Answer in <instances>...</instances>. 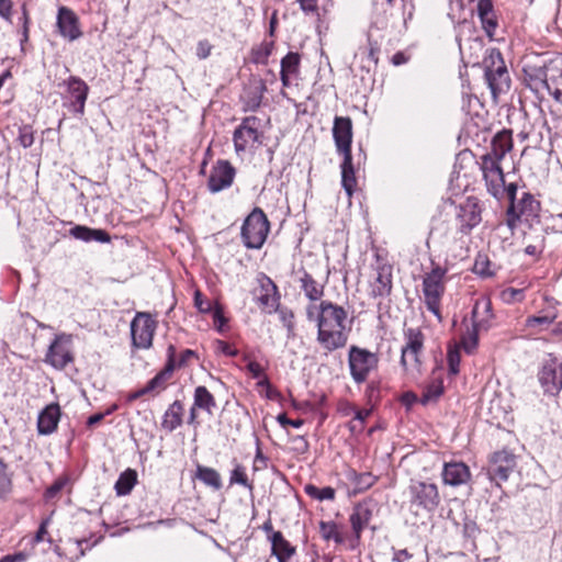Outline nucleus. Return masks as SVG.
<instances>
[{
  "mask_svg": "<svg viewBox=\"0 0 562 562\" xmlns=\"http://www.w3.org/2000/svg\"><path fill=\"white\" fill-rule=\"evenodd\" d=\"M306 317L316 324V341L326 352H333L347 345L350 322L344 306L323 300L318 304L307 305Z\"/></svg>",
  "mask_w": 562,
  "mask_h": 562,
  "instance_id": "f257e3e1",
  "label": "nucleus"
},
{
  "mask_svg": "<svg viewBox=\"0 0 562 562\" xmlns=\"http://www.w3.org/2000/svg\"><path fill=\"white\" fill-rule=\"evenodd\" d=\"M449 270L440 263L432 262V268L423 278V294L427 310L439 321L441 319L440 305L446 290V274Z\"/></svg>",
  "mask_w": 562,
  "mask_h": 562,
  "instance_id": "f03ea898",
  "label": "nucleus"
},
{
  "mask_svg": "<svg viewBox=\"0 0 562 562\" xmlns=\"http://www.w3.org/2000/svg\"><path fill=\"white\" fill-rule=\"evenodd\" d=\"M495 315L492 308V301L488 296L482 295L475 300L472 310V329L462 339L467 352H472L479 342V333L487 331L492 327Z\"/></svg>",
  "mask_w": 562,
  "mask_h": 562,
  "instance_id": "7ed1b4c3",
  "label": "nucleus"
},
{
  "mask_svg": "<svg viewBox=\"0 0 562 562\" xmlns=\"http://www.w3.org/2000/svg\"><path fill=\"white\" fill-rule=\"evenodd\" d=\"M483 67L487 86L496 98L501 93H505L509 89L510 78L504 58L496 48L487 50L483 59Z\"/></svg>",
  "mask_w": 562,
  "mask_h": 562,
  "instance_id": "20e7f679",
  "label": "nucleus"
},
{
  "mask_svg": "<svg viewBox=\"0 0 562 562\" xmlns=\"http://www.w3.org/2000/svg\"><path fill=\"white\" fill-rule=\"evenodd\" d=\"M409 508L416 515L432 514L440 504V494L435 483L413 480L408 486Z\"/></svg>",
  "mask_w": 562,
  "mask_h": 562,
  "instance_id": "39448f33",
  "label": "nucleus"
},
{
  "mask_svg": "<svg viewBox=\"0 0 562 562\" xmlns=\"http://www.w3.org/2000/svg\"><path fill=\"white\" fill-rule=\"evenodd\" d=\"M270 223L260 207H255L245 218L240 237L248 249H260L268 237Z\"/></svg>",
  "mask_w": 562,
  "mask_h": 562,
  "instance_id": "423d86ee",
  "label": "nucleus"
},
{
  "mask_svg": "<svg viewBox=\"0 0 562 562\" xmlns=\"http://www.w3.org/2000/svg\"><path fill=\"white\" fill-rule=\"evenodd\" d=\"M233 143L237 155L261 146L263 143L261 120L254 115L244 117L233 133Z\"/></svg>",
  "mask_w": 562,
  "mask_h": 562,
  "instance_id": "0eeeda50",
  "label": "nucleus"
},
{
  "mask_svg": "<svg viewBox=\"0 0 562 562\" xmlns=\"http://www.w3.org/2000/svg\"><path fill=\"white\" fill-rule=\"evenodd\" d=\"M350 375L355 383H364L379 366V356L368 349L351 346L348 353Z\"/></svg>",
  "mask_w": 562,
  "mask_h": 562,
  "instance_id": "6e6552de",
  "label": "nucleus"
},
{
  "mask_svg": "<svg viewBox=\"0 0 562 562\" xmlns=\"http://www.w3.org/2000/svg\"><path fill=\"white\" fill-rule=\"evenodd\" d=\"M482 205L477 198L468 196L456 205L454 220L456 232L463 236H470L471 232L482 222Z\"/></svg>",
  "mask_w": 562,
  "mask_h": 562,
  "instance_id": "1a4fd4ad",
  "label": "nucleus"
},
{
  "mask_svg": "<svg viewBox=\"0 0 562 562\" xmlns=\"http://www.w3.org/2000/svg\"><path fill=\"white\" fill-rule=\"evenodd\" d=\"M405 344L401 349V366L404 371H419L425 336L419 328L404 329Z\"/></svg>",
  "mask_w": 562,
  "mask_h": 562,
  "instance_id": "9d476101",
  "label": "nucleus"
},
{
  "mask_svg": "<svg viewBox=\"0 0 562 562\" xmlns=\"http://www.w3.org/2000/svg\"><path fill=\"white\" fill-rule=\"evenodd\" d=\"M501 162V159H496L486 153L481 156L479 162L487 192L498 201L504 198L505 193L504 171Z\"/></svg>",
  "mask_w": 562,
  "mask_h": 562,
  "instance_id": "9b49d317",
  "label": "nucleus"
},
{
  "mask_svg": "<svg viewBox=\"0 0 562 562\" xmlns=\"http://www.w3.org/2000/svg\"><path fill=\"white\" fill-rule=\"evenodd\" d=\"M470 236L457 234L456 231L450 232L441 241L443 261L440 265L448 270L456 267L458 262L469 257Z\"/></svg>",
  "mask_w": 562,
  "mask_h": 562,
  "instance_id": "f8f14e48",
  "label": "nucleus"
},
{
  "mask_svg": "<svg viewBox=\"0 0 562 562\" xmlns=\"http://www.w3.org/2000/svg\"><path fill=\"white\" fill-rule=\"evenodd\" d=\"M157 328L150 314L138 312L131 322L132 345L137 349H149Z\"/></svg>",
  "mask_w": 562,
  "mask_h": 562,
  "instance_id": "ddd939ff",
  "label": "nucleus"
},
{
  "mask_svg": "<svg viewBox=\"0 0 562 562\" xmlns=\"http://www.w3.org/2000/svg\"><path fill=\"white\" fill-rule=\"evenodd\" d=\"M71 344L70 335L64 333L56 335L45 355V363L56 370L65 369L69 363L74 362Z\"/></svg>",
  "mask_w": 562,
  "mask_h": 562,
  "instance_id": "4468645a",
  "label": "nucleus"
},
{
  "mask_svg": "<svg viewBox=\"0 0 562 562\" xmlns=\"http://www.w3.org/2000/svg\"><path fill=\"white\" fill-rule=\"evenodd\" d=\"M540 203L529 193H522V196L515 203H510L506 211V224L514 232L519 222L524 218L529 221L538 215Z\"/></svg>",
  "mask_w": 562,
  "mask_h": 562,
  "instance_id": "2eb2a0df",
  "label": "nucleus"
},
{
  "mask_svg": "<svg viewBox=\"0 0 562 562\" xmlns=\"http://www.w3.org/2000/svg\"><path fill=\"white\" fill-rule=\"evenodd\" d=\"M538 379L544 393L559 394L562 390V359L549 355L542 362Z\"/></svg>",
  "mask_w": 562,
  "mask_h": 562,
  "instance_id": "dca6fc26",
  "label": "nucleus"
},
{
  "mask_svg": "<svg viewBox=\"0 0 562 562\" xmlns=\"http://www.w3.org/2000/svg\"><path fill=\"white\" fill-rule=\"evenodd\" d=\"M258 288L254 291L260 308L268 314L274 313L280 305V293L276 283L265 273L257 277Z\"/></svg>",
  "mask_w": 562,
  "mask_h": 562,
  "instance_id": "f3484780",
  "label": "nucleus"
},
{
  "mask_svg": "<svg viewBox=\"0 0 562 562\" xmlns=\"http://www.w3.org/2000/svg\"><path fill=\"white\" fill-rule=\"evenodd\" d=\"M69 103L66 104L68 110L77 116L85 114L86 102L89 94V86L77 76H70L64 80Z\"/></svg>",
  "mask_w": 562,
  "mask_h": 562,
  "instance_id": "a211bd4d",
  "label": "nucleus"
},
{
  "mask_svg": "<svg viewBox=\"0 0 562 562\" xmlns=\"http://www.w3.org/2000/svg\"><path fill=\"white\" fill-rule=\"evenodd\" d=\"M374 279L370 283L371 295L373 297H385L392 291V271L393 267L379 254L375 255L373 265Z\"/></svg>",
  "mask_w": 562,
  "mask_h": 562,
  "instance_id": "6ab92c4d",
  "label": "nucleus"
},
{
  "mask_svg": "<svg viewBox=\"0 0 562 562\" xmlns=\"http://www.w3.org/2000/svg\"><path fill=\"white\" fill-rule=\"evenodd\" d=\"M56 27L58 34L68 42H75L83 35L78 15L65 5L58 8Z\"/></svg>",
  "mask_w": 562,
  "mask_h": 562,
  "instance_id": "aec40b11",
  "label": "nucleus"
},
{
  "mask_svg": "<svg viewBox=\"0 0 562 562\" xmlns=\"http://www.w3.org/2000/svg\"><path fill=\"white\" fill-rule=\"evenodd\" d=\"M236 169L227 160H217L210 170L207 189L212 193L228 189L235 179Z\"/></svg>",
  "mask_w": 562,
  "mask_h": 562,
  "instance_id": "412c9836",
  "label": "nucleus"
},
{
  "mask_svg": "<svg viewBox=\"0 0 562 562\" xmlns=\"http://www.w3.org/2000/svg\"><path fill=\"white\" fill-rule=\"evenodd\" d=\"M516 467L515 456L506 450L497 451L492 456L488 475L497 485L508 480Z\"/></svg>",
  "mask_w": 562,
  "mask_h": 562,
  "instance_id": "4be33fe9",
  "label": "nucleus"
},
{
  "mask_svg": "<svg viewBox=\"0 0 562 562\" xmlns=\"http://www.w3.org/2000/svg\"><path fill=\"white\" fill-rule=\"evenodd\" d=\"M333 137L338 154H351L352 121L349 116L335 117Z\"/></svg>",
  "mask_w": 562,
  "mask_h": 562,
  "instance_id": "5701e85b",
  "label": "nucleus"
},
{
  "mask_svg": "<svg viewBox=\"0 0 562 562\" xmlns=\"http://www.w3.org/2000/svg\"><path fill=\"white\" fill-rule=\"evenodd\" d=\"M546 89L557 101L562 103V63L551 64L543 72V78L536 85Z\"/></svg>",
  "mask_w": 562,
  "mask_h": 562,
  "instance_id": "b1692460",
  "label": "nucleus"
},
{
  "mask_svg": "<svg viewBox=\"0 0 562 562\" xmlns=\"http://www.w3.org/2000/svg\"><path fill=\"white\" fill-rule=\"evenodd\" d=\"M176 369V347L170 345L167 349V362L162 370H160L153 379L146 383V389L149 393H159L167 386L168 380L171 378Z\"/></svg>",
  "mask_w": 562,
  "mask_h": 562,
  "instance_id": "393cba45",
  "label": "nucleus"
},
{
  "mask_svg": "<svg viewBox=\"0 0 562 562\" xmlns=\"http://www.w3.org/2000/svg\"><path fill=\"white\" fill-rule=\"evenodd\" d=\"M372 516L373 505L371 502L363 501L355 505L349 521L357 541L360 540L361 533L368 527Z\"/></svg>",
  "mask_w": 562,
  "mask_h": 562,
  "instance_id": "a878e982",
  "label": "nucleus"
},
{
  "mask_svg": "<svg viewBox=\"0 0 562 562\" xmlns=\"http://www.w3.org/2000/svg\"><path fill=\"white\" fill-rule=\"evenodd\" d=\"M471 479L469 467L459 461L447 462L442 469L443 483L450 486L467 484Z\"/></svg>",
  "mask_w": 562,
  "mask_h": 562,
  "instance_id": "bb28decb",
  "label": "nucleus"
},
{
  "mask_svg": "<svg viewBox=\"0 0 562 562\" xmlns=\"http://www.w3.org/2000/svg\"><path fill=\"white\" fill-rule=\"evenodd\" d=\"M60 419V408L58 404L47 405L38 415L37 430L41 435L53 434L58 426Z\"/></svg>",
  "mask_w": 562,
  "mask_h": 562,
  "instance_id": "cd10ccee",
  "label": "nucleus"
},
{
  "mask_svg": "<svg viewBox=\"0 0 562 562\" xmlns=\"http://www.w3.org/2000/svg\"><path fill=\"white\" fill-rule=\"evenodd\" d=\"M476 11L483 30L490 38H493L498 23L492 0H477Z\"/></svg>",
  "mask_w": 562,
  "mask_h": 562,
  "instance_id": "c85d7f7f",
  "label": "nucleus"
},
{
  "mask_svg": "<svg viewBox=\"0 0 562 562\" xmlns=\"http://www.w3.org/2000/svg\"><path fill=\"white\" fill-rule=\"evenodd\" d=\"M269 541L271 542V554L277 558L278 562H289L296 552V548L284 538L281 531L269 536Z\"/></svg>",
  "mask_w": 562,
  "mask_h": 562,
  "instance_id": "c756f323",
  "label": "nucleus"
},
{
  "mask_svg": "<svg viewBox=\"0 0 562 562\" xmlns=\"http://www.w3.org/2000/svg\"><path fill=\"white\" fill-rule=\"evenodd\" d=\"M513 149L512 131L503 130L495 134L491 143V149L486 154L503 160L507 153Z\"/></svg>",
  "mask_w": 562,
  "mask_h": 562,
  "instance_id": "7c9ffc66",
  "label": "nucleus"
},
{
  "mask_svg": "<svg viewBox=\"0 0 562 562\" xmlns=\"http://www.w3.org/2000/svg\"><path fill=\"white\" fill-rule=\"evenodd\" d=\"M69 234L79 240L82 241H98V243H109L111 237L109 233L104 229L90 228L82 225H76L70 231Z\"/></svg>",
  "mask_w": 562,
  "mask_h": 562,
  "instance_id": "2f4dec72",
  "label": "nucleus"
},
{
  "mask_svg": "<svg viewBox=\"0 0 562 562\" xmlns=\"http://www.w3.org/2000/svg\"><path fill=\"white\" fill-rule=\"evenodd\" d=\"M184 406L180 401H175L169 405L162 416L161 427L171 432L182 425Z\"/></svg>",
  "mask_w": 562,
  "mask_h": 562,
  "instance_id": "473e14b6",
  "label": "nucleus"
},
{
  "mask_svg": "<svg viewBox=\"0 0 562 562\" xmlns=\"http://www.w3.org/2000/svg\"><path fill=\"white\" fill-rule=\"evenodd\" d=\"M342 156L341 169V186L349 198L352 196L357 186L355 168L352 164V155L346 154Z\"/></svg>",
  "mask_w": 562,
  "mask_h": 562,
  "instance_id": "72a5a7b5",
  "label": "nucleus"
},
{
  "mask_svg": "<svg viewBox=\"0 0 562 562\" xmlns=\"http://www.w3.org/2000/svg\"><path fill=\"white\" fill-rule=\"evenodd\" d=\"M300 284L301 290L310 301H322L321 299L324 295V285L317 282L307 271H303L300 277Z\"/></svg>",
  "mask_w": 562,
  "mask_h": 562,
  "instance_id": "f704fd0d",
  "label": "nucleus"
},
{
  "mask_svg": "<svg viewBox=\"0 0 562 562\" xmlns=\"http://www.w3.org/2000/svg\"><path fill=\"white\" fill-rule=\"evenodd\" d=\"M194 408L206 412L212 415L216 408V401L213 394L203 385H199L194 390L193 394Z\"/></svg>",
  "mask_w": 562,
  "mask_h": 562,
  "instance_id": "c9c22d12",
  "label": "nucleus"
},
{
  "mask_svg": "<svg viewBox=\"0 0 562 562\" xmlns=\"http://www.w3.org/2000/svg\"><path fill=\"white\" fill-rule=\"evenodd\" d=\"M443 391H445V386H443L442 378L441 376H432L430 379V381L426 384L423 395L419 401L423 405H427L429 403H435L443 394Z\"/></svg>",
  "mask_w": 562,
  "mask_h": 562,
  "instance_id": "e433bc0d",
  "label": "nucleus"
},
{
  "mask_svg": "<svg viewBox=\"0 0 562 562\" xmlns=\"http://www.w3.org/2000/svg\"><path fill=\"white\" fill-rule=\"evenodd\" d=\"M137 482V473L135 470L127 469L122 472L115 482L114 488L119 496H124L131 493Z\"/></svg>",
  "mask_w": 562,
  "mask_h": 562,
  "instance_id": "4c0bfd02",
  "label": "nucleus"
},
{
  "mask_svg": "<svg viewBox=\"0 0 562 562\" xmlns=\"http://www.w3.org/2000/svg\"><path fill=\"white\" fill-rule=\"evenodd\" d=\"M274 48L273 41H262L259 45L254 46L250 52V59L257 65H267Z\"/></svg>",
  "mask_w": 562,
  "mask_h": 562,
  "instance_id": "58836bf2",
  "label": "nucleus"
},
{
  "mask_svg": "<svg viewBox=\"0 0 562 562\" xmlns=\"http://www.w3.org/2000/svg\"><path fill=\"white\" fill-rule=\"evenodd\" d=\"M195 476L201 482H203L205 485L211 486L212 488H214L216 491L222 487L221 475L213 468L198 465Z\"/></svg>",
  "mask_w": 562,
  "mask_h": 562,
  "instance_id": "ea45409f",
  "label": "nucleus"
},
{
  "mask_svg": "<svg viewBox=\"0 0 562 562\" xmlns=\"http://www.w3.org/2000/svg\"><path fill=\"white\" fill-rule=\"evenodd\" d=\"M13 473L9 471L8 464L0 458V499L9 498L13 491Z\"/></svg>",
  "mask_w": 562,
  "mask_h": 562,
  "instance_id": "a19ab883",
  "label": "nucleus"
},
{
  "mask_svg": "<svg viewBox=\"0 0 562 562\" xmlns=\"http://www.w3.org/2000/svg\"><path fill=\"white\" fill-rule=\"evenodd\" d=\"M304 492L307 496L311 498L317 499V501H334L336 492L330 486L325 487H317L313 484H306L304 486Z\"/></svg>",
  "mask_w": 562,
  "mask_h": 562,
  "instance_id": "79ce46f5",
  "label": "nucleus"
},
{
  "mask_svg": "<svg viewBox=\"0 0 562 562\" xmlns=\"http://www.w3.org/2000/svg\"><path fill=\"white\" fill-rule=\"evenodd\" d=\"M300 64H301V56L299 53L289 52L282 59H281V70L282 72L296 76L300 72Z\"/></svg>",
  "mask_w": 562,
  "mask_h": 562,
  "instance_id": "37998d69",
  "label": "nucleus"
},
{
  "mask_svg": "<svg viewBox=\"0 0 562 562\" xmlns=\"http://www.w3.org/2000/svg\"><path fill=\"white\" fill-rule=\"evenodd\" d=\"M319 532L323 539L334 540L336 543H342L344 538L338 530V526L335 521H321Z\"/></svg>",
  "mask_w": 562,
  "mask_h": 562,
  "instance_id": "c03bdc74",
  "label": "nucleus"
},
{
  "mask_svg": "<svg viewBox=\"0 0 562 562\" xmlns=\"http://www.w3.org/2000/svg\"><path fill=\"white\" fill-rule=\"evenodd\" d=\"M349 477L355 483L357 490L360 492L370 488L372 485L375 484L378 480L376 476H374L370 472L357 473L353 471Z\"/></svg>",
  "mask_w": 562,
  "mask_h": 562,
  "instance_id": "a18cd8bd",
  "label": "nucleus"
},
{
  "mask_svg": "<svg viewBox=\"0 0 562 562\" xmlns=\"http://www.w3.org/2000/svg\"><path fill=\"white\" fill-rule=\"evenodd\" d=\"M229 484H238L249 490H252V484L249 482L246 473V469L244 465L237 463L235 468L231 471Z\"/></svg>",
  "mask_w": 562,
  "mask_h": 562,
  "instance_id": "49530a36",
  "label": "nucleus"
},
{
  "mask_svg": "<svg viewBox=\"0 0 562 562\" xmlns=\"http://www.w3.org/2000/svg\"><path fill=\"white\" fill-rule=\"evenodd\" d=\"M555 319V315H538V316H529L526 319L527 328H537L538 330H542L549 327Z\"/></svg>",
  "mask_w": 562,
  "mask_h": 562,
  "instance_id": "de8ad7c7",
  "label": "nucleus"
},
{
  "mask_svg": "<svg viewBox=\"0 0 562 562\" xmlns=\"http://www.w3.org/2000/svg\"><path fill=\"white\" fill-rule=\"evenodd\" d=\"M473 272L481 277H491L493 271L491 270V261L486 255L479 254L474 260Z\"/></svg>",
  "mask_w": 562,
  "mask_h": 562,
  "instance_id": "09e8293b",
  "label": "nucleus"
},
{
  "mask_svg": "<svg viewBox=\"0 0 562 562\" xmlns=\"http://www.w3.org/2000/svg\"><path fill=\"white\" fill-rule=\"evenodd\" d=\"M274 313H278L281 323L288 330V334L292 335L295 326L294 313L292 312V310L279 306Z\"/></svg>",
  "mask_w": 562,
  "mask_h": 562,
  "instance_id": "8fccbe9b",
  "label": "nucleus"
},
{
  "mask_svg": "<svg viewBox=\"0 0 562 562\" xmlns=\"http://www.w3.org/2000/svg\"><path fill=\"white\" fill-rule=\"evenodd\" d=\"M395 0H372L373 14L376 18H386Z\"/></svg>",
  "mask_w": 562,
  "mask_h": 562,
  "instance_id": "3c124183",
  "label": "nucleus"
},
{
  "mask_svg": "<svg viewBox=\"0 0 562 562\" xmlns=\"http://www.w3.org/2000/svg\"><path fill=\"white\" fill-rule=\"evenodd\" d=\"M241 359L246 362V369L252 379H259L263 373H266L265 368L256 360H252L248 353L243 355Z\"/></svg>",
  "mask_w": 562,
  "mask_h": 562,
  "instance_id": "603ef678",
  "label": "nucleus"
},
{
  "mask_svg": "<svg viewBox=\"0 0 562 562\" xmlns=\"http://www.w3.org/2000/svg\"><path fill=\"white\" fill-rule=\"evenodd\" d=\"M18 142L24 148H29L34 143V131L31 125H22L19 128Z\"/></svg>",
  "mask_w": 562,
  "mask_h": 562,
  "instance_id": "864d4df0",
  "label": "nucleus"
},
{
  "mask_svg": "<svg viewBox=\"0 0 562 562\" xmlns=\"http://www.w3.org/2000/svg\"><path fill=\"white\" fill-rule=\"evenodd\" d=\"M525 297L524 290L507 288L501 292V299L504 303L512 304L514 302H521Z\"/></svg>",
  "mask_w": 562,
  "mask_h": 562,
  "instance_id": "5fc2aeb1",
  "label": "nucleus"
},
{
  "mask_svg": "<svg viewBox=\"0 0 562 562\" xmlns=\"http://www.w3.org/2000/svg\"><path fill=\"white\" fill-rule=\"evenodd\" d=\"M348 407L355 415V417H353L355 422L359 423V430H362L367 418L372 413V408H358L357 406H355L352 404H348Z\"/></svg>",
  "mask_w": 562,
  "mask_h": 562,
  "instance_id": "6e6d98bb",
  "label": "nucleus"
},
{
  "mask_svg": "<svg viewBox=\"0 0 562 562\" xmlns=\"http://www.w3.org/2000/svg\"><path fill=\"white\" fill-rule=\"evenodd\" d=\"M194 306L200 313L203 314L211 313L213 310L212 302L207 299H204L203 294L199 290L194 292Z\"/></svg>",
  "mask_w": 562,
  "mask_h": 562,
  "instance_id": "4d7b16f0",
  "label": "nucleus"
},
{
  "mask_svg": "<svg viewBox=\"0 0 562 562\" xmlns=\"http://www.w3.org/2000/svg\"><path fill=\"white\" fill-rule=\"evenodd\" d=\"M380 381L372 380L366 387V396L370 403L378 402L380 398Z\"/></svg>",
  "mask_w": 562,
  "mask_h": 562,
  "instance_id": "13d9d810",
  "label": "nucleus"
},
{
  "mask_svg": "<svg viewBox=\"0 0 562 562\" xmlns=\"http://www.w3.org/2000/svg\"><path fill=\"white\" fill-rule=\"evenodd\" d=\"M268 463H269L268 457H266L262 453L260 447L257 446L256 456H255L254 464H252V470L255 472L265 470L268 468Z\"/></svg>",
  "mask_w": 562,
  "mask_h": 562,
  "instance_id": "bf43d9fd",
  "label": "nucleus"
},
{
  "mask_svg": "<svg viewBox=\"0 0 562 562\" xmlns=\"http://www.w3.org/2000/svg\"><path fill=\"white\" fill-rule=\"evenodd\" d=\"M66 477L57 479L45 492V497L47 499L54 498L67 484Z\"/></svg>",
  "mask_w": 562,
  "mask_h": 562,
  "instance_id": "052dcab7",
  "label": "nucleus"
},
{
  "mask_svg": "<svg viewBox=\"0 0 562 562\" xmlns=\"http://www.w3.org/2000/svg\"><path fill=\"white\" fill-rule=\"evenodd\" d=\"M211 312L213 317V324L215 328L221 331L227 322L223 314V310L220 305H216Z\"/></svg>",
  "mask_w": 562,
  "mask_h": 562,
  "instance_id": "680f3d73",
  "label": "nucleus"
},
{
  "mask_svg": "<svg viewBox=\"0 0 562 562\" xmlns=\"http://www.w3.org/2000/svg\"><path fill=\"white\" fill-rule=\"evenodd\" d=\"M305 14H318V0H296Z\"/></svg>",
  "mask_w": 562,
  "mask_h": 562,
  "instance_id": "e2e57ef3",
  "label": "nucleus"
},
{
  "mask_svg": "<svg viewBox=\"0 0 562 562\" xmlns=\"http://www.w3.org/2000/svg\"><path fill=\"white\" fill-rule=\"evenodd\" d=\"M277 422L282 426V427H286V426H292L294 428H300L303 426L304 424V420L301 419V418H297V419H290L288 418L286 414L282 413V414H279L277 416Z\"/></svg>",
  "mask_w": 562,
  "mask_h": 562,
  "instance_id": "0e129e2a",
  "label": "nucleus"
},
{
  "mask_svg": "<svg viewBox=\"0 0 562 562\" xmlns=\"http://www.w3.org/2000/svg\"><path fill=\"white\" fill-rule=\"evenodd\" d=\"M48 525H49V518H46L41 522L38 530L36 531L35 536L32 540L33 544L43 542L45 540V536L48 533L47 532Z\"/></svg>",
  "mask_w": 562,
  "mask_h": 562,
  "instance_id": "69168bd1",
  "label": "nucleus"
},
{
  "mask_svg": "<svg viewBox=\"0 0 562 562\" xmlns=\"http://www.w3.org/2000/svg\"><path fill=\"white\" fill-rule=\"evenodd\" d=\"M12 7V0H0V16L8 22H11Z\"/></svg>",
  "mask_w": 562,
  "mask_h": 562,
  "instance_id": "338daca9",
  "label": "nucleus"
},
{
  "mask_svg": "<svg viewBox=\"0 0 562 562\" xmlns=\"http://www.w3.org/2000/svg\"><path fill=\"white\" fill-rule=\"evenodd\" d=\"M212 50V45L209 43V41H200L196 46V56L200 59H205L210 56Z\"/></svg>",
  "mask_w": 562,
  "mask_h": 562,
  "instance_id": "774afa93",
  "label": "nucleus"
}]
</instances>
